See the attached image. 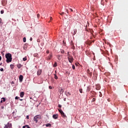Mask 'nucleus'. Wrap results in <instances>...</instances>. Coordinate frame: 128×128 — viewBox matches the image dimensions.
<instances>
[{"label":"nucleus","mask_w":128,"mask_h":128,"mask_svg":"<svg viewBox=\"0 0 128 128\" xmlns=\"http://www.w3.org/2000/svg\"><path fill=\"white\" fill-rule=\"evenodd\" d=\"M5 56L6 58V62L8 64L9 62H12V54L8 53L6 54Z\"/></svg>","instance_id":"nucleus-1"},{"label":"nucleus","mask_w":128,"mask_h":128,"mask_svg":"<svg viewBox=\"0 0 128 128\" xmlns=\"http://www.w3.org/2000/svg\"><path fill=\"white\" fill-rule=\"evenodd\" d=\"M42 119V116L41 115H36L34 118V122H36V123H38V120H40Z\"/></svg>","instance_id":"nucleus-2"},{"label":"nucleus","mask_w":128,"mask_h":128,"mask_svg":"<svg viewBox=\"0 0 128 128\" xmlns=\"http://www.w3.org/2000/svg\"><path fill=\"white\" fill-rule=\"evenodd\" d=\"M59 112H60L62 118H66V116L64 114V112L62 110V109L58 110Z\"/></svg>","instance_id":"nucleus-3"},{"label":"nucleus","mask_w":128,"mask_h":128,"mask_svg":"<svg viewBox=\"0 0 128 128\" xmlns=\"http://www.w3.org/2000/svg\"><path fill=\"white\" fill-rule=\"evenodd\" d=\"M59 112H60L62 118H66V116L64 114V112L62 110V109L58 110Z\"/></svg>","instance_id":"nucleus-4"},{"label":"nucleus","mask_w":128,"mask_h":128,"mask_svg":"<svg viewBox=\"0 0 128 128\" xmlns=\"http://www.w3.org/2000/svg\"><path fill=\"white\" fill-rule=\"evenodd\" d=\"M69 62L70 64H72V62H74V58L72 56H69L68 58Z\"/></svg>","instance_id":"nucleus-5"},{"label":"nucleus","mask_w":128,"mask_h":128,"mask_svg":"<svg viewBox=\"0 0 128 128\" xmlns=\"http://www.w3.org/2000/svg\"><path fill=\"white\" fill-rule=\"evenodd\" d=\"M23 80H24V76H22V75H20L19 76L20 82H22Z\"/></svg>","instance_id":"nucleus-6"},{"label":"nucleus","mask_w":128,"mask_h":128,"mask_svg":"<svg viewBox=\"0 0 128 128\" xmlns=\"http://www.w3.org/2000/svg\"><path fill=\"white\" fill-rule=\"evenodd\" d=\"M52 54H50V56L47 57V60H52Z\"/></svg>","instance_id":"nucleus-7"},{"label":"nucleus","mask_w":128,"mask_h":128,"mask_svg":"<svg viewBox=\"0 0 128 128\" xmlns=\"http://www.w3.org/2000/svg\"><path fill=\"white\" fill-rule=\"evenodd\" d=\"M77 32H78V30L74 29V30H73V32H72V34H73V36H74L76 34Z\"/></svg>","instance_id":"nucleus-8"},{"label":"nucleus","mask_w":128,"mask_h":128,"mask_svg":"<svg viewBox=\"0 0 128 128\" xmlns=\"http://www.w3.org/2000/svg\"><path fill=\"white\" fill-rule=\"evenodd\" d=\"M52 118L54 120H58V114H53L52 115Z\"/></svg>","instance_id":"nucleus-9"},{"label":"nucleus","mask_w":128,"mask_h":128,"mask_svg":"<svg viewBox=\"0 0 128 128\" xmlns=\"http://www.w3.org/2000/svg\"><path fill=\"white\" fill-rule=\"evenodd\" d=\"M42 74V70H39L37 72V76H40Z\"/></svg>","instance_id":"nucleus-10"},{"label":"nucleus","mask_w":128,"mask_h":128,"mask_svg":"<svg viewBox=\"0 0 128 128\" xmlns=\"http://www.w3.org/2000/svg\"><path fill=\"white\" fill-rule=\"evenodd\" d=\"M24 92H20V98H24Z\"/></svg>","instance_id":"nucleus-11"},{"label":"nucleus","mask_w":128,"mask_h":128,"mask_svg":"<svg viewBox=\"0 0 128 128\" xmlns=\"http://www.w3.org/2000/svg\"><path fill=\"white\" fill-rule=\"evenodd\" d=\"M87 72H88V74H89V76H92V72H90V69H88V70H87Z\"/></svg>","instance_id":"nucleus-12"},{"label":"nucleus","mask_w":128,"mask_h":128,"mask_svg":"<svg viewBox=\"0 0 128 128\" xmlns=\"http://www.w3.org/2000/svg\"><path fill=\"white\" fill-rule=\"evenodd\" d=\"M55 72L56 74H54V78H55V80H58V76H56V71H55Z\"/></svg>","instance_id":"nucleus-13"},{"label":"nucleus","mask_w":128,"mask_h":128,"mask_svg":"<svg viewBox=\"0 0 128 128\" xmlns=\"http://www.w3.org/2000/svg\"><path fill=\"white\" fill-rule=\"evenodd\" d=\"M57 58L59 60H62V55H58Z\"/></svg>","instance_id":"nucleus-14"},{"label":"nucleus","mask_w":128,"mask_h":128,"mask_svg":"<svg viewBox=\"0 0 128 128\" xmlns=\"http://www.w3.org/2000/svg\"><path fill=\"white\" fill-rule=\"evenodd\" d=\"M66 96H70V92H66Z\"/></svg>","instance_id":"nucleus-15"},{"label":"nucleus","mask_w":128,"mask_h":128,"mask_svg":"<svg viewBox=\"0 0 128 128\" xmlns=\"http://www.w3.org/2000/svg\"><path fill=\"white\" fill-rule=\"evenodd\" d=\"M6 102V98H2L0 102Z\"/></svg>","instance_id":"nucleus-16"},{"label":"nucleus","mask_w":128,"mask_h":128,"mask_svg":"<svg viewBox=\"0 0 128 128\" xmlns=\"http://www.w3.org/2000/svg\"><path fill=\"white\" fill-rule=\"evenodd\" d=\"M46 127H50V126H52V124H46Z\"/></svg>","instance_id":"nucleus-17"},{"label":"nucleus","mask_w":128,"mask_h":128,"mask_svg":"<svg viewBox=\"0 0 128 128\" xmlns=\"http://www.w3.org/2000/svg\"><path fill=\"white\" fill-rule=\"evenodd\" d=\"M22 66L21 65V64H17V68H22Z\"/></svg>","instance_id":"nucleus-18"},{"label":"nucleus","mask_w":128,"mask_h":128,"mask_svg":"<svg viewBox=\"0 0 128 128\" xmlns=\"http://www.w3.org/2000/svg\"><path fill=\"white\" fill-rule=\"evenodd\" d=\"M57 66H58V64L56 63V62H55V63L54 64V68L56 67Z\"/></svg>","instance_id":"nucleus-19"},{"label":"nucleus","mask_w":128,"mask_h":128,"mask_svg":"<svg viewBox=\"0 0 128 128\" xmlns=\"http://www.w3.org/2000/svg\"><path fill=\"white\" fill-rule=\"evenodd\" d=\"M7 125L10 128H12V124L8 123Z\"/></svg>","instance_id":"nucleus-20"},{"label":"nucleus","mask_w":128,"mask_h":128,"mask_svg":"<svg viewBox=\"0 0 128 128\" xmlns=\"http://www.w3.org/2000/svg\"><path fill=\"white\" fill-rule=\"evenodd\" d=\"M23 42H26V37H24V38H23Z\"/></svg>","instance_id":"nucleus-21"},{"label":"nucleus","mask_w":128,"mask_h":128,"mask_svg":"<svg viewBox=\"0 0 128 128\" xmlns=\"http://www.w3.org/2000/svg\"><path fill=\"white\" fill-rule=\"evenodd\" d=\"M70 44L71 46H73V48H74V42L72 41L71 42V43H70Z\"/></svg>","instance_id":"nucleus-22"},{"label":"nucleus","mask_w":128,"mask_h":128,"mask_svg":"<svg viewBox=\"0 0 128 128\" xmlns=\"http://www.w3.org/2000/svg\"><path fill=\"white\" fill-rule=\"evenodd\" d=\"M72 68L73 70H76V66H74V65H72Z\"/></svg>","instance_id":"nucleus-23"},{"label":"nucleus","mask_w":128,"mask_h":128,"mask_svg":"<svg viewBox=\"0 0 128 128\" xmlns=\"http://www.w3.org/2000/svg\"><path fill=\"white\" fill-rule=\"evenodd\" d=\"M23 60L24 62H26V57H24L23 58Z\"/></svg>","instance_id":"nucleus-24"},{"label":"nucleus","mask_w":128,"mask_h":128,"mask_svg":"<svg viewBox=\"0 0 128 128\" xmlns=\"http://www.w3.org/2000/svg\"><path fill=\"white\" fill-rule=\"evenodd\" d=\"M10 68H11L12 70V68H14V65L13 64H10Z\"/></svg>","instance_id":"nucleus-25"},{"label":"nucleus","mask_w":128,"mask_h":128,"mask_svg":"<svg viewBox=\"0 0 128 128\" xmlns=\"http://www.w3.org/2000/svg\"><path fill=\"white\" fill-rule=\"evenodd\" d=\"M79 90H80V94H82V89L80 88Z\"/></svg>","instance_id":"nucleus-26"},{"label":"nucleus","mask_w":128,"mask_h":128,"mask_svg":"<svg viewBox=\"0 0 128 128\" xmlns=\"http://www.w3.org/2000/svg\"><path fill=\"white\" fill-rule=\"evenodd\" d=\"M92 102H96V98H93Z\"/></svg>","instance_id":"nucleus-27"},{"label":"nucleus","mask_w":128,"mask_h":128,"mask_svg":"<svg viewBox=\"0 0 128 128\" xmlns=\"http://www.w3.org/2000/svg\"><path fill=\"white\" fill-rule=\"evenodd\" d=\"M4 10H1L0 11V14H4Z\"/></svg>","instance_id":"nucleus-28"},{"label":"nucleus","mask_w":128,"mask_h":128,"mask_svg":"<svg viewBox=\"0 0 128 128\" xmlns=\"http://www.w3.org/2000/svg\"><path fill=\"white\" fill-rule=\"evenodd\" d=\"M61 16H64V12H62V13L60 14Z\"/></svg>","instance_id":"nucleus-29"},{"label":"nucleus","mask_w":128,"mask_h":128,"mask_svg":"<svg viewBox=\"0 0 128 128\" xmlns=\"http://www.w3.org/2000/svg\"><path fill=\"white\" fill-rule=\"evenodd\" d=\"M2 18H0V26H2Z\"/></svg>","instance_id":"nucleus-30"},{"label":"nucleus","mask_w":128,"mask_h":128,"mask_svg":"<svg viewBox=\"0 0 128 128\" xmlns=\"http://www.w3.org/2000/svg\"><path fill=\"white\" fill-rule=\"evenodd\" d=\"M20 98V97L16 96L15 97V100H18Z\"/></svg>","instance_id":"nucleus-31"},{"label":"nucleus","mask_w":128,"mask_h":128,"mask_svg":"<svg viewBox=\"0 0 128 128\" xmlns=\"http://www.w3.org/2000/svg\"><path fill=\"white\" fill-rule=\"evenodd\" d=\"M11 84H14V81H12L11 82Z\"/></svg>","instance_id":"nucleus-32"},{"label":"nucleus","mask_w":128,"mask_h":128,"mask_svg":"<svg viewBox=\"0 0 128 128\" xmlns=\"http://www.w3.org/2000/svg\"><path fill=\"white\" fill-rule=\"evenodd\" d=\"M28 126V125H26L22 126V128H26Z\"/></svg>","instance_id":"nucleus-33"},{"label":"nucleus","mask_w":128,"mask_h":128,"mask_svg":"<svg viewBox=\"0 0 128 128\" xmlns=\"http://www.w3.org/2000/svg\"><path fill=\"white\" fill-rule=\"evenodd\" d=\"M0 72H4V68H1L0 69Z\"/></svg>","instance_id":"nucleus-34"},{"label":"nucleus","mask_w":128,"mask_h":128,"mask_svg":"<svg viewBox=\"0 0 128 128\" xmlns=\"http://www.w3.org/2000/svg\"><path fill=\"white\" fill-rule=\"evenodd\" d=\"M10 128V127L8 126V124L5 126V128Z\"/></svg>","instance_id":"nucleus-35"},{"label":"nucleus","mask_w":128,"mask_h":128,"mask_svg":"<svg viewBox=\"0 0 128 128\" xmlns=\"http://www.w3.org/2000/svg\"><path fill=\"white\" fill-rule=\"evenodd\" d=\"M37 17L38 18H40V14H37Z\"/></svg>","instance_id":"nucleus-36"},{"label":"nucleus","mask_w":128,"mask_h":128,"mask_svg":"<svg viewBox=\"0 0 128 128\" xmlns=\"http://www.w3.org/2000/svg\"><path fill=\"white\" fill-rule=\"evenodd\" d=\"M50 90H52V86H49Z\"/></svg>","instance_id":"nucleus-37"},{"label":"nucleus","mask_w":128,"mask_h":128,"mask_svg":"<svg viewBox=\"0 0 128 128\" xmlns=\"http://www.w3.org/2000/svg\"><path fill=\"white\" fill-rule=\"evenodd\" d=\"M26 118L27 120H28V118H30L29 116H26Z\"/></svg>","instance_id":"nucleus-38"},{"label":"nucleus","mask_w":128,"mask_h":128,"mask_svg":"<svg viewBox=\"0 0 128 128\" xmlns=\"http://www.w3.org/2000/svg\"><path fill=\"white\" fill-rule=\"evenodd\" d=\"M58 108H62V105H60V104H59L58 105Z\"/></svg>","instance_id":"nucleus-39"},{"label":"nucleus","mask_w":128,"mask_h":128,"mask_svg":"<svg viewBox=\"0 0 128 128\" xmlns=\"http://www.w3.org/2000/svg\"><path fill=\"white\" fill-rule=\"evenodd\" d=\"M64 50H62V52H61V54H64Z\"/></svg>","instance_id":"nucleus-40"},{"label":"nucleus","mask_w":128,"mask_h":128,"mask_svg":"<svg viewBox=\"0 0 128 128\" xmlns=\"http://www.w3.org/2000/svg\"><path fill=\"white\" fill-rule=\"evenodd\" d=\"M70 12H74V10H72V8H70Z\"/></svg>","instance_id":"nucleus-41"},{"label":"nucleus","mask_w":128,"mask_h":128,"mask_svg":"<svg viewBox=\"0 0 128 128\" xmlns=\"http://www.w3.org/2000/svg\"><path fill=\"white\" fill-rule=\"evenodd\" d=\"M50 20H52V17H50Z\"/></svg>","instance_id":"nucleus-42"},{"label":"nucleus","mask_w":128,"mask_h":128,"mask_svg":"<svg viewBox=\"0 0 128 128\" xmlns=\"http://www.w3.org/2000/svg\"><path fill=\"white\" fill-rule=\"evenodd\" d=\"M46 52V54H50V51L47 50V51Z\"/></svg>","instance_id":"nucleus-43"},{"label":"nucleus","mask_w":128,"mask_h":128,"mask_svg":"<svg viewBox=\"0 0 128 128\" xmlns=\"http://www.w3.org/2000/svg\"><path fill=\"white\" fill-rule=\"evenodd\" d=\"M66 10L67 14H68V10Z\"/></svg>","instance_id":"nucleus-44"},{"label":"nucleus","mask_w":128,"mask_h":128,"mask_svg":"<svg viewBox=\"0 0 128 128\" xmlns=\"http://www.w3.org/2000/svg\"><path fill=\"white\" fill-rule=\"evenodd\" d=\"M30 41L32 40V38H30Z\"/></svg>","instance_id":"nucleus-45"},{"label":"nucleus","mask_w":128,"mask_h":128,"mask_svg":"<svg viewBox=\"0 0 128 128\" xmlns=\"http://www.w3.org/2000/svg\"><path fill=\"white\" fill-rule=\"evenodd\" d=\"M108 102H110V99L108 98Z\"/></svg>","instance_id":"nucleus-46"},{"label":"nucleus","mask_w":128,"mask_h":128,"mask_svg":"<svg viewBox=\"0 0 128 128\" xmlns=\"http://www.w3.org/2000/svg\"><path fill=\"white\" fill-rule=\"evenodd\" d=\"M0 60H2V56H0Z\"/></svg>","instance_id":"nucleus-47"},{"label":"nucleus","mask_w":128,"mask_h":128,"mask_svg":"<svg viewBox=\"0 0 128 128\" xmlns=\"http://www.w3.org/2000/svg\"><path fill=\"white\" fill-rule=\"evenodd\" d=\"M69 53H70V52H68V56H70V54H68Z\"/></svg>","instance_id":"nucleus-48"},{"label":"nucleus","mask_w":128,"mask_h":128,"mask_svg":"<svg viewBox=\"0 0 128 128\" xmlns=\"http://www.w3.org/2000/svg\"><path fill=\"white\" fill-rule=\"evenodd\" d=\"M105 2H108V0H105Z\"/></svg>","instance_id":"nucleus-49"},{"label":"nucleus","mask_w":128,"mask_h":128,"mask_svg":"<svg viewBox=\"0 0 128 128\" xmlns=\"http://www.w3.org/2000/svg\"><path fill=\"white\" fill-rule=\"evenodd\" d=\"M2 63H0V66H2Z\"/></svg>","instance_id":"nucleus-50"},{"label":"nucleus","mask_w":128,"mask_h":128,"mask_svg":"<svg viewBox=\"0 0 128 128\" xmlns=\"http://www.w3.org/2000/svg\"><path fill=\"white\" fill-rule=\"evenodd\" d=\"M30 100H32V98L30 97Z\"/></svg>","instance_id":"nucleus-51"},{"label":"nucleus","mask_w":128,"mask_h":128,"mask_svg":"<svg viewBox=\"0 0 128 128\" xmlns=\"http://www.w3.org/2000/svg\"><path fill=\"white\" fill-rule=\"evenodd\" d=\"M64 101L66 102V98H64Z\"/></svg>","instance_id":"nucleus-52"},{"label":"nucleus","mask_w":128,"mask_h":128,"mask_svg":"<svg viewBox=\"0 0 128 128\" xmlns=\"http://www.w3.org/2000/svg\"><path fill=\"white\" fill-rule=\"evenodd\" d=\"M20 100H22V99H20Z\"/></svg>","instance_id":"nucleus-53"}]
</instances>
